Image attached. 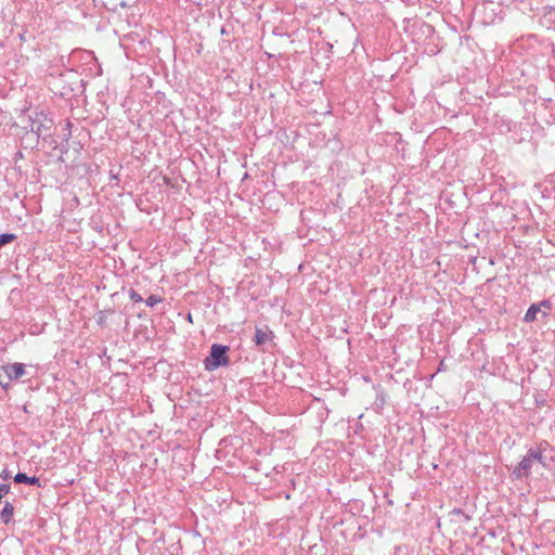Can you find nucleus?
Segmentation results:
<instances>
[{"instance_id": "obj_2", "label": "nucleus", "mask_w": 555, "mask_h": 555, "mask_svg": "<svg viewBox=\"0 0 555 555\" xmlns=\"http://www.w3.org/2000/svg\"><path fill=\"white\" fill-rule=\"evenodd\" d=\"M229 347L225 345L214 344L210 347L209 356L204 360V366L206 371H215L221 366L229 364L230 359L228 357Z\"/></svg>"}, {"instance_id": "obj_10", "label": "nucleus", "mask_w": 555, "mask_h": 555, "mask_svg": "<svg viewBox=\"0 0 555 555\" xmlns=\"http://www.w3.org/2000/svg\"><path fill=\"white\" fill-rule=\"evenodd\" d=\"M0 386L8 390L10 388L9 380L7 379V373L3 365H0Z\"/></svg>"}, {"instance_id": "obj_13", "label": "nucleus", "mask_w": 555, "mask_h": 555, "mask_svg": "<svg viewBox=\"0 0 555 555\" xmlns=\"http://www.w3.org/2000/svg\"><path fill=\"white\" fill-rule=\"evenodd\" d=\"M129 296L131 300H133L134 302H141L143 300L142 296L138 294L134 289L129 291Z\"/></svg>"}, {"instance_id": "obj_5", "label": "nucleus", "mask_w": 555, "mask_h": 555, "mask_svg": "<svg viewBox=\"0 0 555 555\" xmlns=\"http://www.w3.org/2000/svg\"><path fill=\"white\" fill-rule=\"evenodd\" d=\"M273 338L274 334L268 327L266 330L256 327L253 341L256 346L261 347L262 350H266V345L272 343Z\"/></svg>"}, {"instance_id": "obj_12", "label": "nucleus", "mask_w": 555, "mask_h": 555, "mask_svg": "<svg viewBox=\"0 0 555 555\" xmlns=\"http://www.w3.org/2000/svg\"><path fill=\"white\" fill-rule=\"evenodd\" d=\"M162 298L156 295H151L146 300V305L150 307H154L156 304L160 302Z\"/></svg>"}, {"instance_id": "obj_8", "label": "nucleus", "mask_w": 555, "mask_h": 555, "mask_svg": "<svg viewBox=\"0 0 555 555\" xmlns=\"http://www.w3.org/2000/svg\"><path fill=\"white\" fill-rule=\"evenodd\" d=\"M14 507L11 503L7 502L2 512H1V519L4 524H8L12 516H13Z\"/></svg>"}, {"instance_id": "obj_15", "label": "nucleus", "mask_w": 555, "mask_h": 555, "mask_svg": "<svg viewBox=\"0 0 555 555\" xmlns=\"http://www.w3.org/2000/svg\"><path fill=\"white\" fill-rule=\"evenodd\" d=\"M185 318H186V320H188L189 322H191V323H192V314H191V313H188Z\"/></svg>"}, {"instance_id": "obj_9", "label": "nucleus", "mask_w": 555, "mask_h": 555, "mask_svg": "<svg viewBox=\"0 0 555 555\" xmlns=\"http://www.w3.org/2000/svg\"><path fill=\"white\" fill-rule=\"evenodd\" d=\"M451 514L459 516L460 522H468L470 520V516L466 514L462 508H453Z\"/></svg>"}, {"instance_id": "obj_4", "label": "nucleus", "mask_w": 555, "mask_h": 555, "mask_svg": "<svg viewBox=\"0 0 555 555\" xmlns=\"http://www.w3.org/2000/svg\"><path fill=\"white\" fill-rule=\"evenodd\" d=\"M5 373H7V379L9 380V384L12 380H17L24 375L27 374V365L24 363L15 362V363H9L7 365H3Z\"/></svg>"}, {"instance_id": "obj_6", "label": "nucleus", "mask_w": 555, "mask_h": 555, "mask_svg": "<svg viewBox=\"0 0 555 555\" xmlns=\"http://www.w3.org/2000/svg\"><path fill=\"white\" fill-rule=\"evenodd\" d=\"M14 481L16 483H28V485H36V486H40V480L39 478L37 477H28L26 474L24 473H17L15 476H14Z\"/></svg>"}, {"instance_id": "obj_1", "label": "nucleus", "mask_w": 555, "mask_h": 555, "mask_svg": "<svg viewBox=\"0 0 555 555\" xmlns=\"http://www.w3.org/2000/svg\"><path fill=\"white\" fill-rule=\"evenodd\" d=\"M548 443L543 441L535 448H530L522 460L513 468L512 476L514 479L521 480L528 478L531 475L532 466L538 463L543 467H546L545 457L543 452L545 451Z\"/></svg>"}, {"instance_id": "obj_3", "label": "nucleus", "mask_w": 555, "mask_h": 555, "mask_svg": "<svg viewBox=\"0 0 555 555\" xmlns=\"http://www.w3.org/2000/svg\"><path fill=\"white\" fill-rule=\"evenodd\" d=\"M29 128L33 133L37 135V138L47 134V132L51 129L52 120L48 118L42 112L35 113L34 116H28Z\"/></svg>"}, {"instance_id": "obj_14", "label": "nucleus", "mask_w": 555, "mask_h": 555, "mask_svg": "<svg viewBox=\"0 0 555 555\" xmlns=\"http://www.w3.org/2000/svg\"><path fill=\"white\" fill-rule=\"evenodd\" d=\"M538 306H540V309L541 308H545V309H551L552 308V304L548 299H544L542 300L540 304H537Z\"/></svg>"}, {"instance_id": "obj_7", "label": "nucleus", "mask_w": 555, "mask_h": 555, "mask_svg": "<svg viewBox=\"0 0 555 555\" xmlns=\"http://www.w3.org/2000/svg\"><path fill=\"white\" fill-rule=\"evenodd\" d=\"M540 312V306L537 304L531 305L524 318V321L527 323L533 322L537 319V314Z\"/></svg>"}, {"instance_id": "obj_11", "label": "nucleus", "mask_w": 555, "mask_h": 555, "mask_svg": "<svg viewBox=\"0 0 555 555\" xmlns=\"http://www.w3.org/2000/svg\"><path fill=\"white\" fill-rule=\"evenodd\" d=\"M14 240H15V235L14 234H11V233L0 234V248L2 246H4L5 244L11 243Z\"/></svg>"}]
</instances>
